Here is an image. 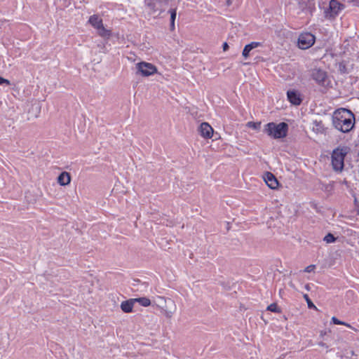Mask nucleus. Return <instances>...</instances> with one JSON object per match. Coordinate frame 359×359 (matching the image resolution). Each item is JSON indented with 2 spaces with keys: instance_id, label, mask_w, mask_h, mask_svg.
I'll list each match as a JSON object with an SVG mask.
<instances>
[{
  "instance_id": "obj_1",
  "label": "nucleus",
  "mask_w": 359,
  "mask_h": 359,
  "mask_svg": "<svg viewBox=\"0 0 359 359\" xmlns=\"http://www.w3.org/2000/svg\"><path fill=\"white\" fill-rule=\"evenodd\" d=\"M332 123L336 129L348 133L352 130L355 124L354 114L346 109H339L334 112Z\"/></svg>"
},
{
  "instance_id": "obj_2",
  "label": "nucleus",
  "mask_w": 359,
  "mask_h": 359,
  "mask_svg": "<svg viewBox=\"0 0 359 359\" xmlns=\"http://www.w3.org/2000/svg\"><path fill=\"white\" fill-rule=\"evenodd\" d=\"M347 146H340L333 150L332 154V165L337 172H341L344 166V158L350 151Z\"/></svg>"
},
{
  "instance_id": "obj_3",
  "label": "nucleus",
  "mask_w": 359,
  "mask_h": 359,
  "mask_svg": "<svg viewBox=\"0 0 359 359\" xmlns=\"http://www.w3.org/2000/svg\"><path fill=\"white\" fill-rule=\"evenodd\" d=\"M287 130L288 126L284 122L278 124L271 122L264 126V133L274 139L285 137L287 135Z\"/></svg>"
},
{
  "instance_id": "obj_4",
  "label": "nucleus",
  "mask_w": 359,
  "mask_h": 359,
  "mask_svg": "<svg viewBox=\"0 0 359 359\" xmlns=\"http://www.w3.org/2000/svg\"><path fill=\"white\" fill-rule=\"evenodd\" d=\"M136 74L148 77L158 72L157 67L152 63L141 61L135 65Z\"/></svg>"
},
{
  "instance_id": "obj_5",
  "label": "nucleus",
  "mask_w": 359,
  "mask_h": 359,
  "mask_svg": "<svg viewBox=\"0 0 359 359\" xmlns=\"http://www.w3.org/2000/svg\"><path fill=\"white\" fill-rule=\"evenodd\" d=\"M145 5L152 13H158V15H160L163 13L166 7L168 6V0H144Z\"/></svg>"
},
{
  "instance_id": "obj_6",
  "label": "nucleus",
  "mask_w": 359,
  "mask_h": 359,
  "mask_svg": "<svg viewBox=\"0 0 359 359\" xmlns=\"http://www.w3.org/2000/svg\"><path fill=\"white\" fill-rule=\"evenodd\" d=\"M312 79L320 86L327 88L330 86L331 82L327 76V72L323 69L315 68L311 71Z\"/></svg>"
},
{
  "instance_id": "obj_7",
  "label": "nucleus",
  "mask_w": 359,
  "mask_h": 359,
  "mask_svg": "<svg viewBox=\"0 0 359 359\" xmlns=\"http://www.w3.org/2000/svg\"><path fill=\"white\" fill-rule=\"evenodd\" d=\"M316 41V37L310 32H304L299 34L297 46L300 49L306 50L311 47Z\"/></svg>"
},
{
  "instance_id": "obj_8",
  "label": "nucleus",
  "mask_w": 359,
  "mask_h": 359,
  "mask_svg": "<svg viewBox=\"0 0 359 359\" xmlns=\"http://www.w3.org/2000/svg\"><path fill=\"white\" fill-rule=\"evenodd\" d=\"M344 7V6L337 0H331L329 4V8L325 11L326 18H333L336 17Z\"/></svg>"
},
{
  "instance_id": "obj_9",
  "label": "nucleus",
  "mask_w": 359,
  "mask_h": 359,
  "mask_svg": "<svg viewBox=\"0 0 359 359\" xmlns=\"http://www.w3.org/2000/svg\"><path fill=\"white\" fill-rule=\"evenodd\" d=\"M264 180L267 186L271 189H276L279 186L278 180L271 172H266L264 175Z\"/></svg>"
},
{
  "instance_id": "obj_10",
  "label": "nucleus",
  "mask_w": 359,
  "mask_h": 359,
  "mask_svg": "<svg viewBox=\"0 0 359 359\" xmlns=\"http://www.w3.org/2000/svg\"><path fill=\"white\" fill-rule=\"evenodd\" d=\"M287 99L294 105H299L302 102L301 94L296 90H290L287 92Z\"/></svg>"
},
{
  "instance_id": "obj_11",
  "label": "nucleus",
  "mask_w": 359,
  "mask_h": 359,
  "mask_svg": "<svg viewBox=\"0 0 359 359\" xmlns=\"http://www.w3.org/2000/svg\"><path fill=\"white\" fill-rule=\"evenodd\" d=\"M135 303V299L133 298L123 301L120 305L121 311L126 313L133 312V306Z\"/></svg>"
},
{
  "instance_id": "obj_12",
  "label": "nucleus",
  "mask_w": 359,
  "mask_h": 359,
  "mask_svg": "<svg viewBox=\"0 0 359 359\" xmlns=\"http://www.w3.org/2000/svg\"><path fill=\"white\" fill-rule=\"evenodd\" d=\"M57 182L60 186H66L71 182V175L69 172L62 171L57 177Z\"/></svg>"
},
{
  "instance_id": "obj_13",
  "label": "nucleus",
  "mask_w": 359,
  "mask_h": 359,
  "mask_svg": "<svg viewBox=\"0 0 359 359\" xmlns=\"http://www.w3.org/2000/svg\"><path fill=\"white\" fill-rule=\"evenodd\" d=\"M88 23L97 30L104 25L102 19L96 14L90 16Z\"/></svg>"
},
{
  "instance_id": "obj_14",
  "label": "nucleus",
  "mask_w": 359,
  "mask_h": 359,
  "mask_svg": "<svg viewBox=\"0 0 359 359\" xmlns=\"http://www.w3.org/2000/svg\"><path fill=\"white\" fill-rule=\"evenodd\" d=\"M259 46H262V43L260 42H256V41L251 42L250 43L246 45L244 47L243 52H242V55L245 59L248 58L250 56V51L252 50H253L254 48H258Z\"/></svg>"
},
{
  "instance_id": "obj_15",
  "label": "nucleus",
  "mask_w": 359,
  "mask_h": 359,
  "mask_svg": "<svg viewBox=\"0 0 359 359\" xmlns=\"http://www.w3.org/2000/svg\"><path fill=\"white\" fill-rule=\"evenodd\" d=\"M214 136L213 128L206 122H203V137L211 138Z\"/></svg>"
},
{
  "instance_id": "obj_16",
  "label": "nucleus",
  "mask_w": 359,
  "mask_h": 359,
  "mask_svg": "<svg viewBox=\"0 0 359 359\" xmlns=\"http://www.w3.org/2000/svg\"><path fill=\"white\" fill-rule=\"evenodd\" d=\"M97 31V34L104 39H109L112 35L111 31L110 29H106L104 25Z\"/></svg>"
},
{
  "instance_id": "obj_17",
  "label": "nucleus",
  "mask_w": 359,
  "mask_h": 359,
  "mask_svg": "<svg viewBox=\"0 0 359 359\" xmlns=\"http://www.w3.org/2000/svg\"><path fill=\"white\" fill-rule=\"evenodd\" d=\"M134 299L135 303L137 302L144 307L149 306L151 304V300L147 297L134 298Z\"/></svg>"
},
{
  "instance_id": "obj_18",
  "label": "nucleus",
  "mask_w": 359,
  "mask_h": 359,
  "mask_svg": "<svg viewBox=\"0 0 359 359\" xmlns=\"http://www.w3.org/2000/svg\"><path fill=\"white\" fill-rule=\"evenodd\" d=\"M313 0H301L299 2L300 8L302 10L305 8H311L314 6Z\"/></svg>"
},
{
  "instance_id": "obj_19",
  "label": "nucleus",
  "mask_w": 359,
  "mask_h": 359,
  "mask_svg": "<svg viewBox=\"0 0 359 359\" xmlns=\"http://www.w3.org/2000/svg\"><path fill=\"white\" fill-rule=\"evenodd\" d=\"M332 321L335 325H345L346 327L351 328L352 330H353L355 331L357 330L355 328L353 327L350 324H348L347 323H345V322H343V321H341L339 319H337L336 317H332Z\"/></svg>"
},
{
  "instance_id": "obj_20",
  "label": "nucleus",
  "mask_w": 359,
  "mask_h": 359,
  "mask_svg": "<svg viewBox=\"0 0 359 359\" xmlns=\"http://www.w3.org/2000/svg\"><path fill=\"white\" fill-rule=\"evenodd\" d=\"M267 310L273 313H280L281 312L280 309L276 303L271 304L268 306Z\"/></svg>"
},
{
  "instance_id": "obj_21",
  "label": "nucleus",
  "mask_w": 359,
  "mask_h": 359,
  "mask_svg": "<svg viewBox=\"0 0 359 359\" xmlns=\"http://www.w3.org/2000/svg\"><path fill=\"white\" fill-rule=\"evenodd\" d=\"M336 240L337 238L331 233H327L323 238V241L327 243H334Z\"/></svg>"
},
{
  "instance_id": "obj_22",
  "label": "nucleus",
  "mask_w": 359,
  "mask_h": 359,
  "mask_svg": "<svg viewBox=\"0 0 359 359\" xmlns=\"http://www.w3.org/2000/svg\"><path fill=\"white\" fill-rule=\"evenodd\" d=\"M168 13L170 15V21L175 22L176 16H177V8H170L168 11Z\"/></svg>"
},
{
  "instance_id": "obj_23",
  "label": "nucleus",
  "mask_w": 359,
  "mask_h": 359,
  "mask_svg": "<svg viewBox=\"0 0 359 359\" xmlns=\"http://www.w3.org/2000/svg\"><path fill=\"white\" fill-rule=\"evenodd\" d=\"M304 298L305 299V300L307 302V304H308V307L309 309H317L316 306L313 304V303L311 302V300L310 299V298L309 297V295L305 294L304 295Z\"/></svg>"
},
{
  "instance_id": "obj_24",
  "label": "nucleus",
  "mask_w": 359,
  "mask_h": 359,
  "mask_svg": "<svg viewBox=\"0 0 359 359\" xmlns=\"http://www.w3.org/2000/svg\"><path fill=\"white\" fill-rule=\"evenodd\" d=\"M260 125H261L260 123H256V122H252V121H250L247 123L248 127L255 129V130H259L260 128Z\"/></svg>"
},
{
  "instance_id": "obj_25",
  "label": "nucleus",
  "mask_w": 359,
  "mask_h": 359,
  "mask_svg": "<svg viewBox=\"0 0 359 359\" xmlns=\"http://www.w3.org/2000/svg\"><path fill=\"white\" fill-rule=\"evenodd\" d=\"M314 124L316 126V130L318 132L322 133L324 130L323 126L322 125V122L321 121L318 122V121H316L314 122Z\"/></svg>"
},
{
  "instance_id": "obj_26",
  "label": "nucleus",
  "mask_w": 359,
  "mask_h": 359,
  "mask_svg": "<svg viewBox=\"0 0 359 359\" xmlns=\"http://www.w3.org/2000/svg\"><path fill=\"white\" fill-rule=\"evenodd\" d=\"M4 85L10 86L11 82L9 80L0 76V86H4Z\"/></svg>"
},
{
  "instance_id": "obj_27",
  "label": "nucleus",
  "mask_w": 359,
  "mask_h": 359,
  "mask_svg": "<svg viewBox=\"0 0 359 359\" xmlns=\"http://www.w3.org/2000/svg\"><path fill=\"white\" fill-rule=\"evenodd\" d=\"M315 268H316L315 265H309L305 268L304 271L306 273H310V272L313 271L315 269Z\"/></svg>"
},
{
  "instance_id": "obj_28",
  "label": "nucleus",
  "mask_w": 359,
  "mask_h": 359,
  "mask_svg": "<svg viewBox=\"0 0 359 359\" xmlns=\"http://www.w3.org/2000/svg\"><path fill=\"white\" fill-rule=\"evenodd\" d=\"M202 130H203V128H202V122H199L198 121V127H197V131H198V135L202 137Z\"/></svg>"
},
{
  "instance_id": "obj_29",
  "label": "nucleus",
  "mask_w": 359,
  "mask_h": 359,
  "mask_svg": "<svg viewBox=\"0 0 359 359\" xmlns=\"http://www.w3.org/2000/svg\"><path fill=\"white\" fill-rule=\"evenodd\" d=\"M170 29L172 32L175 30V22L170 21Z\"/></svg>"
},
{
  "instance_id": "obj_30",
  "label": "nucleus",
  "mask_w": 359,
  "mask_h": 359,
  "mask_svg": "<svg viewBox=\"0 0 359 359\" xmlns=\"http://www.w3.org/2000/svg\"><path fill=\"white\" fill-rule=\"evenodd\" d=\"M222 48H223V50L224 51H226L229 49L228 43L226 42L224 43L223 46H222Z\"/></svg>"
},
{
  "instance_id": "obj_31",
  "label": "nucleus",
  "mask_w": 359,
  "mask_h": 359,
  "mask_svg": "<svg viewBox=\"0 0 359 359\" xmlns=\"http://www.w3.org/2000/svg\"><path fill=\"white\" fill-rule=\"evenodd\" d=\"M133 282V285L136 286L141 282V280L140 279H134Z\"/></svg>"
},
{
  "instance_id": "obj_32",
  "label": "nucleus",
  "mask_w": 359,
  "mask_h": 359,
  "mask_svg": "<svg viewBox=\"0 0 359 359\" xmlns=\"http://www.w3.org/2000/svg\"><path fill=\"white\" fill-rule=\"evenodd\" d=\"M325 334H326L325 332H323V331L320 332V336H322V337L324 336Z\"/></svg>"
},
{
  "instance_id": "obj_33",
  "label": "nucleus",
  "mask_w": 359,
  "mask_h": 359,
  "mask_svg": "<svg viewBox=\"0 0 359 359\" xmlns=\"http://www.w3.org/2000/svg\"><path fill=\"white\" fill-rule=\"evenodd\" d=\"M319 345L321 346H325V344H324L323 342L319 343Z\"/></svg>"
},
{
  "instance_id": "obj_34",
  "label": "nucleus",
  "mask_w": 359,
  "mask_h": 359,
  "mask_svg": "<svg viewBox=\"0 0 359 359\" xmlns=\"http://www.w3.org/2000/svg\"><path fill=\"white\" fill-rule=\"evenodd\" d=\"M215 136H217V137H215V140H217V139H219V135L218 134H216V135H215Z\"/></svg>"
}]
</instances>
